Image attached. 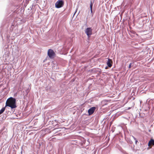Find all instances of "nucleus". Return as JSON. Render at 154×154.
Masks as SVG:
<instances>
[{"label": "nucleus", "instance_id": "obj_11", "mask_svg": "<svg viewBox=\"0 0 154 154\" xmlns=\"http://www.w3.org/2000/svg\"><path fill=\"white\" fill-rule=\"evenodd\" d=\"M132 63H130L129 65L128 68L129 69H130L131 67V64Z\"/></svg>", "mask_w": 154, "mask_h": 154}, {"label": "nucleus", "instance_id": "obj_3", "mask_svg": "<svg viewBox=\"0 0 154 154\" xmlns=\"http://www.w3.org/2000/svg\"><path fill=\"white\" fill-rule=\"evenodd\" d=\"M64 3L62 0H59L55 3V7L57 8H60L63 6Z\"/></svg>", "mask_w": 154, "mask_h": 154}, {"label": "nucleus", "instance_id": "obj_7", "mask_svg": "<svg viewBox=\"0 0 154 154\" xmlns=\"http://www.w3.org/2000/svg\"><path fill=\"white\" fill-rule=\"evenodd\" d=\"M112 61L110 59H109L107 62V66L109 67H110L112 66Z\"/></svg>", "mask_w": 154, "mask_h": 154}, {"label": "nucleus", "instance_id": "obj_12", "mask_svg": "<svg viewBox=\"0 0 154 154\" xmlns=\"http://www.w3.org/2000/svg\"><path fill=\"white\" fill-rule=\"evenodd\" d=\"M106 69H107V67L106 68Z\"/></svg>", "mask_w": 154, "mask_h": 154}, {"label": "nucleus", "instance_id": "obj_9", "mask_svg": "<svg viewBox=\"0 0 154 154\" xmlns=\"http://www.w3.org/2000/svg\"><path fill=\"white\" fill-rule=\"evenodd\" d=\"M5 107H3L0 110V115L3 113L5 111Z\"/></svg>", "mask_w": 154, "mask_h": 154}, {"label": "nucleus", "instance_id": "obj_10", "mask_svg": "<svg viewBox=\"0 0 154 154\" xmlns=\"http://www.w3.org/2000/svg\"><path fill=\"white\" fill-rule=\"evenodd\" d=\"M133 138H134V139L135 140V143H137V142H138V141L134 137H133Z\"/></svg>", "mask_w": 154, "mask_h": 154}, {"label": "nucleus", "instance_id": "obj_5", "mask_svg": "<svg viewBox=\"0 0 154 154\" xmlns=\"http://www.w3.org/2000/svg\"><path fill=\"white\" fill-rule=\"evenodd\" d=\"M95 109L96 107H92L89 109L88 111L89 115H92L94 112Z\"/></svg>", "mask_w": 154, "mask_h": 154}, {"label": "nucleus", "instance_id": "obj_2", "mask_svg": "<svg viewBox=\"0 0 154 154\" xmlns=\"http://www.w3.org/2000/svg\"><path fill=\"white\" fill-rule=\"evenodd\" d=\"M48 55L50 58H53L55 57L56 54L53 50L49 49L48 51Z\"/></svg>", "mask_w": 154, "mask_h": 154}, {"label": "nucleus", "instance_id": "obj_8", "mask_svg": "<svg viewBox=\"0 0 154 154\" xmlns=\"http://www.w3.org/2000/svg\"><path fill=\"white\" fill-rule=\"evenodd\" d=\"M94 3V2L92 1H91L90 2V8L91 9V13L92 12V6Z\"/></svg>", "mask_w": 154, "mask_h": 154}, {"label": "nucleus", "instance_id": "obj_1", "mask_svg": "<svg viewBox=\"0 0 154 154\" xmlns=\"http://www.w3.org/2000/svg\"><path fill=\"white\" fill-rule=\"evenodd\" d=\"M6 106L10 107L11 109L16 108L17 107L16 99L12 97L8 98L6 101L5 107Z\"/></svg>", "mask_w": 154, "mask_h": 154}, {"label": "nucleus", "instance_id": "obj_6", "mask_svg": "<svg viewBox=\"0 0 154 154\" xmlns=\"http://www.w3.org/2000/svg\"><path fill=\"white\" fill-rule=\"evenodd\" d=\"M148 145L149 146H154V140L153 139H151L148 142Z\"/></svg>", "mask_w": 154, "mask_h": 154}, {"label": "nucleus", "instance_id": "obj_4", "mask_svg": "<svg viewBox=\"0 0 154 154\" xmlns=\"http://www.w3.org/2000/svg\"><path fill=\"white\" fill-rule=\"evenodd\" d=\"M92 30L91 28H87L85 30V33L88 37H89L92 34Z\"/></svg>", "mask_w": 154, "mask_h": 154}]
</instances>
